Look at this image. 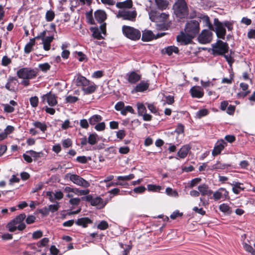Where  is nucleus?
Wrapping results in <instances>:
<instances>
[{
  "label": "nucleus",
  "instance_id": "nucleus-25",
  "mask_svg": "<svg viewBox=\"0 0 255 255\" xmlns=\"http://www.w3.org/2000/svg\"><path fill=\"white\" fill-rule=\"evenodd\" d=\"M198 189L202 196L210 195L212 193V191L209 189L208 186L205 184L199 186Z\"/></svg>",
  "mask_w": 255,
  "mask_h": 255
},
{
  "label": "nucleus",
  "instance_id": "nucleus-15",
  "mask_svg": "<svg viewBox=\"0 0 255 255\" xmlns=\"http://www.w3.org/2000/svg\"><path fill=\"white\" fill-rule=\"evenodd\" d=\"M190 93L192 98H201L203 97L204 92L201 87L199 86H193L190 90Z\"/></svg>",
  "mask_w": 255,
  "mask_h": 255
},
{
  "label": "nucleus",
  "instance_id": "nucleus-27",
  "mask_svg": "<svg viewBox=\"0 0 255 255\" xmlns=\"http://www.w3.org/2000/svg\"><path fill=\"white\" fill-rule=\"evenodd\" d=\"M92 223V221L88 217H83L78 219L76 221V224L78 225L86 228L88 224Z\"/></svg>",
  "mask_w": 255,
  "mask_h": 255
},
{
  "label": "nucleus",
  "instance_id": "nucleus-51",
  "mask_svg": "<svg viewBox=\"0 0 255 255\" xmlns=\"http://www.w3.org/2000/svg\"><path fill=\"white\" fill-rule=\"evenodd\" d=\"M66 47V45L62 44L61 46V48L63 50V51L61 54V56L63 58L67 59L70 54V52L68 50H66L65 48Z\"/></svg>",
  "mask_w": 255,
  "mask_h": 255
},
{
  "label": "nucleus",
  "instance_id": "nucleus-55",
  "mask_svg": "<svg viewBox=\"0 0 255 255\" xmlns=\"http://www.w3.org/2000/svg\"><path fill=\"white\" fill-rule=\"evenodd\" d=\"M66 103H74L78 100V98L76 96H68L65 99Z\"/></svg>",
  "mask_w": 255,
  "mask_h": 255
},
{
  "label": "nucleus",
  "instance_id": "nucleus-6",
  "mask_svg": "<svg viewBox=\"0 0 255 255\" xmlns=\"http://www.w3.org/2000/svg\"><path fill=\"white\" fill-rule=\"evenodd\" d=\"M194 38L187 32L181 31L180 34L176 36V40L181 45H186L191 44Z\"/></svg>",
  "mask_w": 255,
  "mask_h": 255
},
{
  "label": "nucleus",
  "instance_id": "nucleus-45",
  "mask_svg": "<svg viewBox=\"0 0 255 255\" xmlns=\"http://www.w3.org/2000/svg\"><path fill=\"white\" fill-rule=\"evenodd\" d=\"M219 210L224 213H230V207L228 205L225 203H223L219 206Z\"/></svg>",
  "mask_w": 255,
  "mask_h": 255
},
{
  "label": "nucleus",
  "instance_id": "nucleus-33",
  "mask_svg": "<svg viewBox=\"0 0 255 255\" xmlns=\"http://www.w3.org/2000/svg\"><path fill=\"white\" fill-rule=\"evenodd\" d=\"M147 187L149 191L153 192H160L161 190L163 189V187L161 186L155 184H148Z\"/></svg>",
  "mask_w": 255,
  "mask_h": 255
},
{
  "label": "nucleus",
  "instance_id": "nucleus-57",
  "mask_svg": "<svg viewBox=\"0 0 255 255\" xmlns=\"http://www.w3.org/2000/svg\"><path fill=\"white\" fill-rule=\"evenodd\" d=\"M184 127L181 124H178L177 128L175 129V132L177 133L178 134H181L184 132Z\"/></svg>",
  "mask_w": 255,
  "mask_h": 255
},
{
  "label": "nucleus",
  "instance_id": "nucleus-7",
  "mask_svg": "<svg viewBox=\"0 0 255 255\" xmlns=\"http://www.w3.org/2000/svg\"><path fill=\"white\" fill-rule=\"evenodd\" d=\"M66 177H69L70 181L78 186L84 188H87L90 186V183L89 182L76 174L68 173L66 175Z\"/></svg>",
  "mask_w": 255,
  "mask_h": 255
},
{
  "label": "nucleus",
  "instance_id": "nucleus-34",
  "mask_svg": "<svg viewBox=\"0 0 255 255\" xmlns=\"http://www.w3.org/2000/svg\"><path fill=\"white\" fill-rule=\"evenodd\" d=\"M146 190V188L143 186H140L134 188L132 190L128 191V194L134 196V194H141L143 193Z\"/></svg>",
  "mask_w": 255,
  "mask_h": 255
},
{
  "label": "nucleus",
  "instance_id": "nucleus-23",
  "mask_svg": "<svg viewBox=\"0 0 255 255\" xmlns=\"http://www.w3.org/2000/svg\"><path fill=\"white\" fill-rule=\"evenodd\" d=\"M16 79L13 77H9L5 85V88L10 91H14L15 86L16 84Z\"/></svg>",
  "mask_w": 255,
  "mask_h": 255
},
{
  "label": "nucleus",
  "instance_id": "nucleus-41",
  "mask_svg": "<svg viewBox=\"0 0 255 255\" xmlns=\"http://www.w3.org/2000/svg\"><path fill=\"white\" fill-rule=\"evenodd\" d=\"M202 19L205 24L208 27L209 30H214V27L210 22V18L208 15H204Z\"/></svg>",
  "mask_w": 255,
  "mask_h": 255
},
{
  "label": "nucleus",
  "instance_id": "nucleus-20",
  "mask_svg": "<svg viewBox=\"0 0 255 255\" xmlns=\"http://www.w3.org/2000/svg\"><path fill=\"white\" fill-rule=\"evenodd\" d=\"M179 52L178 48L174 45L168 46L161 50V53L162 54H166L168 56H171L173 53L178 54Z\"/></svg>",
  "mask_w": 255,
  "mask_h": 255
},
{
  "label": "nucleus",
  "instance_id": "nucleus-22",
  "mask_svg": "<svg viewBox=\"0 0 255 255\" xmlns=\"http://www.w3.org/2000/svg\"><path fill=\"white\" fill-rule=\"evenodd\" d=\"M94 16L99 22L101 23L107 18V14L103 10H97L95 12Z\"/></svg>",
  "mask_w": 255,
  "mask_h": 255
},
{
  "label": "nucleus",
  "instance_id": "nucleus-53",
  "mask_svg": "<svg viewBox=\"0 0 255 255\" xmlns=\"http://www.w3.org/2000/svg\"><path fill=\"white\" fill-rule=\"evenodd\" d=\"M27 153H28L32 157L35 158L36 159L40 157L43 155L42 152H37L33 150H30L27 151Z\"/></svg>",
  "mask_w": 255,
  "mask_h": 255
},
{
  "label": "nucleus",
  "instance_id": "nucleus-19",
  "mask_svg": "<svg viewBox=\"0 0 255 255\" xmlns=\"http://www.w3.org/2000/svg\"><path fill=\"white\" fill-rule=\"evenodd\" d=\"M106 33V24L105 23L102 24L99 29L95 30L93 33V36L94 38L97 39H101L103 38V37L101 35V34L105 35Z\"/></svg>",
  "mask_w": 255,
  "mask_h": 255
},
{
  "label": "nucleus",
  "instance_id": "nucleus-9",
  "mask_svg": "<svg viewBox=\"0 0 255 255\" xmlns=\"http://www.w3.org/2000/svg\"><path fill=\"white\" fill-rule=\"evenodd\" d=\"M213 33L208 29H204L199 34L198 40L201 44H207L211 42L212 39Z\"/></svg>",
  "mask_w": 255,
  "mask_h": 255
},
{
  "label": "nucleus",
  "instance_id": "nucleus-39",
  "mask_svg": "<svg viewBox=\"0 0 255 255\" xmlns=\"http://www.w3.org/2000/svg\"><path fill=\"white\" fill-rule=\"evenodd\" d=\"M98 135L96 133L90 134L88 138V143L91 145H94L97 142Z\"/></svg>",
  "mask_w": 255,
  "mask_h": 255
},
{
  "label": "nucleus",
  "instance_id": "nucleus-4",
  "mask_svg": "<svg viewBox=\"0 0 255 255\" xmlns=\"http://www.w3.org/2000/svg\"><path fill=\"white\" fill-rule=\"evenodd\" d=\"M116 7L119 9L116 15L117 18L128 20V0L116 3Z\"/></svg>",
  "mask_w": 255,
  "mask_h": 255
},
{
  "label": "nucleus",
  "instance_id": "nucleus-37",
  "mask_svg": "<svg viewBox=\"0 0 255 255\" xmlns=\"http://www.w3.org/2000/svg\"><path fill=\"white\" fill-rule=\"evenodd\" d=\"M35 38L30 39V41L26 44L24 47V52L26 53H30L32 49L33 46L35 44Z\"/></svg>",
  "mask_w": 255,
  "mask_h": 255
},
{
  "label": "nucleus",
  "instance_id": "nucleus-13",
  "mask_svg": "<svg viewBox=\"0 0 255 255\" xmlns=\"http://www.w3.org/2000/svg\"><path fill=\"white\" fill-rule=\"evenodd\" d=\"M82 199L90 202L92 206H99L100 207H103L104 206L103 199L100 197H97L93 198L92 195H88L83 197Z\"/></svg>",
  "mask_w": 255,
  "mask_h": 255
},
{
  "label": "nucleus",
  "instance_id": "nucleus-50",
  "mask_svg": "<svg viewBox=\"0 0 255 255\" xmlns=\"http://www.w3.org/2000/svg\"><path fill=\"white\" fill-rule=\"evenodd\" d=\"M136 12L135 10H128V21H134L136 17Z\"/></svg>",
  "mask_w": 255,
  "mask_h": 255
},
{
  "label": "nucleus",
  "instance_id": "nucleus-10",
  "mask_svg": "<svg viewBox=\"0 0 255 255\" xmlns=\"http://www.w3.org/2000/svg\"><path fill=\"white\" fill-rule=\"evenodd\" d=\"M150 83L148 80H141L136 85L131 91V94L142 93L147 91L149 87Z\"/></svg>",
  "mask_w": 255,
  "mask_h": 255
},
{
  "label": "nucleus",
  "instance_id": "nucleus-3",
  "mask_svg": "<svg viewBox=\"0 0 255 255\" xmlns=\"http://www.w3.org/2000/svg\"><path fill=\"white\" fill-rule=\"evenodd\" d=\"M214 55H223L228 52L229 46L227 42L218 40L215 43L212 45Z\"/></svg>",
  "mask_w": 255,
  "mask_h": 255
},
{
  "label": "nucleus",
  "instance_id": "nucleus-21",
  "mask_svg": "<svg viewBox=\"0 0 255 255\" xmlns=\"http://www.w3.org/2000/svg\"><path fill=\"white\" fill-rule=\"evenodd\" d=\"M191 146L189 144L183 145L177 152V155L182 159L185 158L189 150L191 149Z\"/></svg>",
  "mask_w": 255,
  "mask_h": 255
},
{
  "label": "nucleus",
  "instance_id": "nucleus-24",
  "mask_svg": "<svg viewBox=\"0 0 255 255\" xmlns=\"http://www.w3.org/2000/svg\"><path fill=\"white\" fill-rule=\"evenodd\" d=\"M154 39V35L151 30H144L142 32L141 40L144 42L151 41Z\"/></svg>",
  "mask_w": 255,
  "mask_h": 255
},
{
  "label": "nucleus",
  "instance_id": "nucleus-38",
  "mask_svg": "<svg viewBox=\"0 0 255 255\" xmlns=\"http://www.w3.org/2000/svg\"><path fill=\"white\" fill-rule=\"evenodd\" d=\"M102 118L100 115H95L92 116L89 119V123L92 125H94L98 122L101 121Z\"/></svg>",
  "mask_w": 255,
  "mask_h": 255
},
{
  "label": "nucleus",
  "instance_id": "nucleus-46",
  "mask_svg": "<svg viewBox=\"0 0 255 255\" xmlns=\"http://www.w3.org/2000/svg\"><path fill=\"white\" fill-rule=\"evenodd\" d=\"M137 110L138 113L140 116H142L146 112V108L142 103L137 104Z\"/></svg>",
  "mask_w": 255,
  "mask_h": 255
},
{
  "label": "nucleus",
  "instance_id": "nucleus-64",
  "mask_svg": "<svg viewBox=\"0 0 255 255\" xmlns=\"http://www.w3.org/2000/svg\"><path fill=\"white\" fill-rule=\"evenodd\" d=\"M225 139L228 142L232 143L236 140V137L234 135H227L225 137Z\"/></svg>",
  "mask_w": 255,
  "mask_h": 255
},
{
  "label": "nucleus",
  "instance_id": "nucleus-58",
  "mask_svg": "<svg viewBox=\"0 0 255 255\" xmlns=\"http://www.w3.org/2000/svg\"><path fill=\"white\" fill-rule=\"evenodd\" d=\"M108 224L106 221H102L98 225V228L104 230H106L108 228Z\"/></svg>",
  "mask_w": 255,
  "mask_h": 255
},
{
  "label": "nucleus",
  "instance_id": "nucleus-30",
  "mask_svg": "<svg viewBox=\"0 0 255 255\" xmlns=\"http://www.w3.org/2000/svg\"><path fill=\"white\" fill-rule=\"evenodd\" d=\"M53 40V36H48L42 40L43 48L45 50L48 51L50 48V43Z\"/></svg>",
  "mask_w": 255,
  "mask_h": 255
},
{
  "label": "nucleus",
  "instance_id": "nucleus-18",
  "mask_svg": "<svg viewBox=\"0 0 255 255\" xmlns=\"http://www.w3.org/2000/svg\"><path fill=\"white\" fill-rule=\"evenodd\" d=\"M25 217V214H21L13 220L17 225V229L19 231H22L25 228V225L23 222Z\"/></svg>",
  "mask_w": 255,
  "mask_h": 255
},
{
  "label": "nucleus",
  "instance_id": "nucleus-61",
  "mask_svg": "<svg viewBox=\"0 0 255 255\" xmlns=\"http://www.w3.org/2000/svg\"><path fill=\"white\" fill-rule=\"evenodd\" d=\"M244 247L247 252L251 253L252 255L255 254V250L251 246L245 243L244 244Z\"/></svg>",
  "mask_w": 255,
  "mask_h": 255
},
{
  "label": "nucleus",
  "instance_id": "nucleus-44",
  "mask_svg": "<svg viewBox=\"0 0 255 255\" xmlns=\"http://www.w3.org/2000/svg\"><path fill=\"white\" fill-rule=\"evenodd\" d=\"M89 190H80L78 188H74V193L77 195H87L89 193Z\"/></svg>",
  "mask_w": 255,
  "mask_h": 255
},
{
  "label": "nucleus",
  "instance_id": "nucleus-32",
  "mask_svg": "<svg viewBox=\"0 0 255 255\" xmlns=\"http://www.w3.org/2000/svg\"><path fill=\"white\" fill-rule=\"evenodd\" d=\"M87 86V87L83 88V91L86 94H90L94 93L97 88V86L93 83L91 84L90 82Z\"/></svg>",
  "mask_w": 255,
  "mask_h": 255
},
{
  "label": "nucleus",
  "instance_id": "nucleus-14",
  "mask_svg": "<svg viewBox=\"0 0 255 255\" xmlns=\"http://www.w3.org/2000/svg\"><path fill=\"white\" fill-rule=\"evenodd\" d=\"M141 74L138 71H132L128 72V83L135 84L140 80Z\"/></svg>",
  "mask_w": 255,
  "mask_h": 255
},
{
  "label": "nucleus",
  "instance_id": "nucleus-48",
  "mask_svg": "<svg viewBox=\"0 0 255 255\" xmlns=\"http://www.w3.org/2000/svg\"><path fill=\"white\" fill-rule=\"evenodd\" d=\"M54 12L52 10H48L46 13L45 18L47 21H51L54 19Z\"/></svg>",
  "mask_w": 255,
  "mask_h": 255
},
{
  "label": "nucleus",
  "instance_id": "nucleus-17",
  "mask_svg": "<svg viewBox=\"0 0 255 255\" xmlns=\"http://www.w3.org/2000/svg\"><path fill=\"white\" fill-rule=\"evenodd\" d=\"M141 33L139 30L128 26V39L132 40H137L139 39Z\"/></svg>",
  "mask_w": 255,
  "mask_h": 255
},
{
  "label": "nucleus",
  "instance_id": "nucleus-8",
  "mask_svg": "<svg viewBox=\"0 0 255 255\" xmlns=\"http://www.w3.org/2000/svg\"><path fill=\"white\" fill-rule=\"evenodd\" d=\"M214 24L215 26L214 31L218 38L224 39L226 34V30L224 27L223 23L217 18L214 19Z\"/></svg>",
  "mask_w": 255,
  "mask_h": 255
},
{
  "label": "nucleus",
  "instance_id": "nucleus-43",
  "mask_svg": "<svg viewBox=\"0 0 255 255\" xmlns=\"http://www.w3.org/2000/svg\"><path fill=\"white\" fill-rule=\"evenodd\" d=\"M148 14L149 19L152 21H155L158 18L159 13H157V12L154 10H151L149 11L148 12Z\"/></svg>",
  "mask_w": 255,
  "mask_h": 255
},
{
  "label": "nucleus",
  "instance_id": "nucleus-54",
  "mask_svg": "<svg viewBox=\"0 0 255 255\" xmlns=\"http://www.w3.org/2000/svg\"><path fill=\"white\" fill-rule=\"evenodd\" d=\"M60 207V205L59 203H56L54 205H50L48 208V210L49 211V212H51L52 213H54L56 211H57Z\"/></svg>",
  "mask_w": 255,
  "mask_h": 255
},
{
  "label": "nucleus",
  "instance_id": "nucleus-1",
  "mask_svg": "<svg viewBox=\"0 0 255 255\" xmlns=\"http://www.w3.org/2000/svg\"><path fill=\"white\" fill-rule=\"evenodd\" d=\"M173 10L176 16L180 19L187 17L189 9L185 0H176L173 5Z\"/></svg>",
  "mask_w": 255,
  "mask_h": 255
},
{
  "label": "nucleus",
  "instance_id": "nucleus-59",
  "mask_svg": "<svg viewBox=\"0 0 255 255\" xmlns=\"http://www.w3.org/2000/svg\"><path fill=\"white\" fill-rule=\"evenodd\" d=\"M233 78H234L233 73H231L230 74V78H223L222 79V83H227L228 84H231L232 83Z\"/></svg>",
  "mask_w": 255,
  "mask_h": 255
},
{
  "label": "nucleus",
  "instance_id": "nucleus-26",
  "mask_svg": "<svg viewBox=\"0 0 255 255\" xmlns=\"http://www.w3.org/2000/svg\"><path fill=\"white\" fill-rule=\"evenodd\" d=\"M90 81L87 80L85 77L78 75L76 79V85L78 86L86 87L90 84Z\"/></svg>",
  "mask_w": 255,
  "mask_h": 255
},
{
  "label": "nucleus",
  "instance_id": "nucleus-35",
  "mask_svg": "<svg viewBox=\"0 0 255 255\" xmlns=\"http://www.w3.org/2000/svg\"><path fill=\"white\" fill-rule=\"evenodd\" d=\"M33 125L35 128H39L43 132L46 130L47 128V125L45 123L36 121L33 123Z\"/></svg>",
  "mask_w": 255,
  "mask_h": 255
},
{
  "label": "nucleus",
  "instance_id": "nucleus-12",
  "mask_svg": "<svg viewBox=\"0 0 255 255\" xmlns=\"http://www.w3.org/2000/svg\"><path fill=\"white\" fill-rule=\"evenodd\" d=\"M227 145V142L224 139L218 140L215 143L214 149L212 151V155L216 156L220 154L224 148Z\"/></svg>",
  "mask_w": 255,
  "mask_h": 255
},
{
  "label": "nucleus",
  "instance_id": "nucleus-60",
  "mask_svg": "<svg viewBox=\"0 0 255 255\" xmlns=\"http://www.w3.org/2000/svg\"><path fill=\"white\" fill-rule=\"evenodd\" d=\"M240 168L244 169H248L249 163L247 160H242L239 163Z\"/></svg>",
  "mask_w": 255,
  "mask_h": 255
},
{
  "label": "nucleus",
  "instance_id": "nucleus-29",
  "mask_svg": "<svg viewBox=\"0 0 255 255\" xmlns=\"http://www.w3.org/2000/svg\"><path fill=\"white\" fill-rule=\"evenodd\" d=\"M115 109L117 111H121L123 115L126 116L128 113V106L125 107L123 102H119L115 105Z\"/></svg>",
  "mask_w": 255,
  "mask_h": 255
},
{
  "label": "nucleus",
  "instance_id": "nucleus-11",
  "mask_svg": "<svg viewBox=\"0 0 255 255\" xmlns=\"http://www.w3.org/2000/svg\"><path fill=\"white\" fill-rule=\"evenodd\" d=\"M213 198L215 201L220 199L225 200L230 198L228 191L224 188H220L215 191L213 194Z\"/></svg>",
  "mask_w": 255,
  "mask_h": 255
},
{
  "label": "nucleus",
  "instance_id": "nucleus-63",
  "mask_svg": "<svg viewBox=\"0 0 255 255\" xmlns=\"http://www.w3.org/2000/svg\"><path fill=\"white\" fill-rule=\"evenodd\" d=\"M224 27H227L229 31H231L233 29V24L230 21L226 20L222 22Z\"/></svg>",
  "mask_w": 255,
  "mask_h": 255
},
{
  "label": "nucleus",
  "instance_id": "nucleus-40",
  "mask_svg": "<svg viewBox=\"0 0 255 255\" xmlns=\"http://www.w3.org/2000/svg\"><path fill=\"white\" fill-rule=\"evenodd\" d=\"M165 193L168 196L170 197L177 198L179 196V194L177 191L176 190H173L170 187H167L166 188Z\"/></svg>",
  "mask_w": 255,
  "mask_h": 255
},
{
  "label": "nucleus",
  "instance_id": "nucleus-42",
  "mask_svg": "<svg viewBox=\"0 0 255 255\" xmlns=\"http://www.w3.org/2000/svg\"><path fill=\"white\" fill-rule=\"evenodd\" d=\"M209 114V111L206 109H202L198 111L196 114V118L201 119L203 117L208 115Z\"/></svg>",
  "mask_w": 255,
  "mask_h": 255
},
{
  "label": "nucleus",
  "instance_id": "nucleus-16",
  "mask_svg": "<svg viewBox=\"0 0 255 255\" xmlns=\"http://www.w3.org/2000/svg\"><path fill=\"white\" fill-rule=\"evenodd\" d=\"M42 99L43 102L46 101L50 106H54L57 104L55 95L51 93L43 95Z\"/></svg>",
  "mask_w": 255,
  "mask_h": 255
},
{
  "label": "nucleus",
  "instance_id": "nucleus-52",
  "mask_svg": "<svg viewBox=\"0 0 255 255\" xmlns=\"http://www.w3.org/2000/svg\"><path fill=\"white\" fill-rule=\"evenodd\" d=\"M31 106L35 108L38 106V98L36 96L32 97L30 98L29 100Z\"/></svg>",
  "mask_w": 255,
  "mask_h": 255
},
{
  "label": "nucleus",
  "instance_id": "nucleus-49",
  "mask_svg": "<svg viewBox=\"0 0 255 255\" xmlns=\"http://www.w3.org/2000/svg\"><path fill=\"white\" fill-rule=\"evenodd\" d=\"M118 180H119V182L116 183V185H125L128 181V176H119L118 177Z\"/></svg>",
  "mask_w": 255,
  "mask_h": 255
},
{
  "label": "nucleus",
  "instance_id": "nucleus-31",
  "mask_svg": "<svg viewBox=\"0 0 255 255\" xmlns=\"http://www.w3.org/2000/svg\"><path fill=\"white\" fill-rule=\"evenodd\" d=\"M230 166V164L222 163L220 161H217L214 164L211 165V169L212 170H218L224 169Z\"/></svg>",
  "mask_w": 255,
  "mask_h": 255
},
{
  "label": "nucleus",
  "instance_id": "nucleus-47",
  "mask_svg": "<svg viewBox=\"0 0 255 255\" xmlns=\"http://www.w3.org/2000/svg\"><path fill=\"white\" fill-rule=\"evenodd\" d=\"M7 227L8 228V230L10 232H14L17 229V225L15 222H14V221L12 220L11 222L7 224Z\"/></svg>",
  "mask_w": 255,
  "mask_h": 255
},
{
  "label": "nucleus",
  "instance_id": "nucleus-2",
  "mask_svg": "<svg viewBox=\"0 0 255 255\" xmlns=\"http://www.w3.org/2000/svg\"><path fill=\"white\" fill-rule=\"evenodd\" d=\"M200 29L199 22L196 20H190L187 21L184 28L185 32H187L194 38L199 34Z\"/></svg>",
  "mask_w": 255,
  "mask_h": 255
},
{
  "label": "nucleus",
  "instance_id": "nucleus-62",
  "mask_svg": "<svg viewBox=\"0 0 255 255\" xmlns=\"http://www.w3.org/2000/svg\"><path fill=\"white\" fill-rule=\"evenodd\" d=\"M39 68L43 71H46L49 70L50 65L48 63H45L39 65Z\"/></svg>",
  "mask_w": 255,
  "mask_h": 255
},
{
  "label": "nucleus",
  "instance_id": "nucleus-36",
  "mask_svg": "<svg viewBox=\"0 0 255 255\" xmlns=\"http://www.w3.org/2000/svg\"><path fill=\"white\" fill-rule=\"evenodd\" d=\"M157 7L161 9H165L168 6V2L166 0H155Z\"/></svg>",
  "mask_w": 255,
  "mask_h": 255
},
{
  "label": "nucleus",
  "instance_id": "nucleus-28",
  "mask_svg": "<svg viewBox=\"0 0 255 255\" xmlns=\"http://www.w3.org/2000/svg\"><path fill=\"white\" fill-rule=\"evenodd\" d=\"M230 184L233 186L232 191L233 193L236 194H239L241 191H243L245 189L244 187L241 186L243 185V184L240 182L233 181V182L230 183Z\"/></svg>",
  "mask_w": 255,
  "mask_h": 255
},
{
  "label": "nucleus",
  "instance_id": "nucleus-5",
  "mask_svg": "<svg viewBox=\"0 0 255 255\" xmlns=\"http://www.w3.org/2000/svg\"><path fill=\"white\" fill-rule=\"evenodd\" d=\"M17 75L20 79H31L36 76V73L30 68H23L17 71Z\"/></svg>",
  "mask_w": 255,
  "mask_h": 255
},
{
  "label": "nucleus",
  "instance_id": "nucleus-56",
  "mask_svg": "<svg viewBox=\"0 0 255 255\" xmlns=\"http://www.w3.org/2000/svg\"><path fill=\"white\" fill-rule=\"evenodd\" d=\"M222 56H224L230 67L232 68V64L234 62L235 59L231 55H226V54Z\"/></svg>",
  "mask_w": 255,
  "mask_h": 255
}]
</instances>
